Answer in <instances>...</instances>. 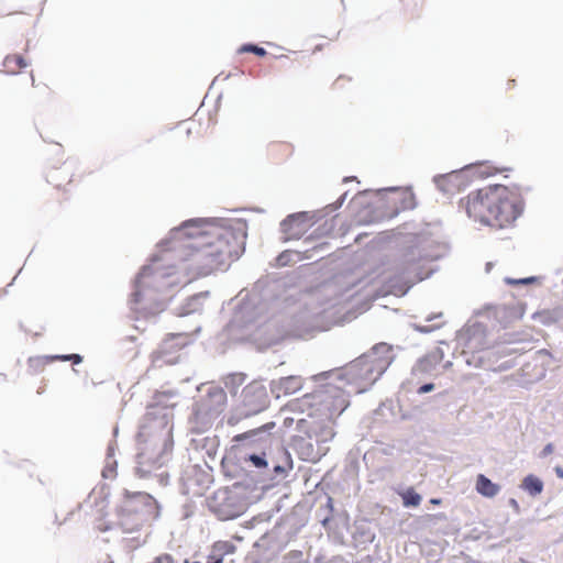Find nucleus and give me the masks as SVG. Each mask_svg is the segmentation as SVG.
I'll use <instances>...</instances> for the list:
<instances>
[{
  "mask_svg": "<svg viewBox=\"0 0 563 563\" xmlns=\"http://www.w3.org/2000/svg\"><path fill=\"white\" fill-rule=\"evenodd\" d=\"M508 505L517 512L520 514V506L516 498H509Z\"/></svg>",
  "mask_w": 563,
  "mask_h": 563,
  "instance_id": "obj_54",
  "label": "nucleus"
},
{
  "mask_svg": "<svg viewBox=\"0 0 563 563\" xmlns=\"http://www.w3.org/2000/svg\"><path fill=\"white\" fill-rule=\"evenodd\" d=\"M312 241L313 235L310 234L303 240V244L307 245V247L303 251L285 250L280 252L275 258L276 265L279 267H284L292 263H297L302 258L313 261H319L323 258L325 256V253L330 250V244L328 242H320L312 246H309Z\"/></svg>",
  "mask_w": 563,
  "mask_h": 563,
  "instance_id": "obj_19",
  "label": "nucleus"
},
{
  "mask_svg": "<svg viewBox=\"0 0 563 563\" xmlns=\"http://www.w3.org/2000/svg\"><path fill=\"white\" fill-rule=\"evenodd\" d=\"M275 427L274 421H268L261 427L235 434L232 439V442H234L232 446L235 449L247 448L249 450L266 449L271 442L272 430Z\"/></svg>",
  "mask_w": 563,
  "mask_h": 563,
  "instance_id": "obj_21",
  "label": "nucleus"
},
{
  "mask_svg": "<svg viewBox=\"0 0 563 563\" xmlns=\"http://www.w3.org/2000/svg\"><path fill=\"white\" fill-rule=\"evenodd\" d=\"M554 451V445L553 443H547L543 449L541 450L540 454H539V457L541 459H544L547 457L548 455L552 454Z\"/></svg>",
  "mask_w": 563,
  "mask_h": 563,
  "instance_id": "obj_50",
  "label": "nucleus"
},
{
  "mask_svg": "<svg viewBox=\"0 0 563 563\" xmlns=\"http://www.w3.org/2000/svg\"><path fill=\"white\" fill-rule=\"evenodd\" d=\"M246 378L247 375L245 373H230L223 378V384L232 396H236L239 387L245 382Z\"/></svg>",
  "mask_w": 563,
  "mask_h": 563,
  "instance_id": "obj_33",
  "label": "nucleus"
},
{
  "mask_svg": "<svg viewBox=\"0 0 563 563\" xmlns=\"http://www.w3.org/2000/svg\"><path fill=\"white\" fill-rule=\"evenodd\" d=\"M175 396L172 390L156 393L154 401L146 407L139 431L136 433L137 444H157L161 443V450L154 457H147L145 449H139L136 454V464L134 474L139 478H147L152 475V470L164 466L172 457L174 449L173 439V407L167 405L164 399Z\"/></svg>",
  "mask_w": 563,
  "mask_h": 563,
  "instance_id": "obj_4",
  "label": "nucleus"
},
{
  "mask_svg": "<svg viewBox=\"0 0 563 563\" xmlns=\"http://www.w3.org/2000/svg\"><path fill=\"white\" fill-rule=\"evenodd\" d=\"M395 358L391 344L376 343L367 352L341 367L338 379L345 380L352 394H364L386 373Z\"/></svg>",
  "mask_w": 563,
  "mask_h": 563,
  "instance_id": "obj_5",
  "label": "nucleus"
},
{
  "mask_svg": "<svg viewBox=\"0 0 563 563\" xmlns=\"http://www.w3.org/2000/svg\"><path fill=\"white\" fill-rule=\"evenodd\" d=\"M110 496V487L107 484H102L98 492V497L95 498L93 505H99V499L101 501H108V498Z\"/></svg>",
  "mask_w": 563,
  "mask_h": 563,
  "instance_id": "obj_43",
  "label": "nucleus"
},
{
  "mask_svg": "<svg viewBox=\"0 0 563 563\" xmlns=\"http://www.w3.org/2000/svg\"><path fill=\"white\" fill-rule=\"evenodd\" d=\"M197 483L201 486L208 487L209 484L212 483L211 475L202 471L200 476L197 478Z\"/></svg>",
  "mask_w": 563,
  "mask_h": 563,
  "instance_id": "obj_48",
  "label": "nucleus"
},
{
  "mask_svg": "<svg viewBox=\"0 0 563 563\" xmlns=\"http://www.w3.org/2000/svg\"><path fill=\"white\" fill-rule=\"evenodd\" d=\"M338 214L333 216L330 220H325L324 223L316 230V232H318L319 235H328L332 233L335 228L334 220Z\"/></svg>",
  "mask_w": 563,
  "mask_h": 563,
  "instance_id": "obj_40",
  "label": "nucleus"
},
{
  "mask_svg": "<svg viewBox=\"0 0 563 563\" xmlns=\"http://www.w3.org/2000/svg\"><path fill=\"white\" fill-rule=\"evenodd\" d=\"M11 62H13L20 68H25L29 65L27 60L21 54H15L12 56L8 55L4 58V65H9Z\"/></svg>",
  "mask_w": 563,
  "mask_h": 563,
  "instance_id": "obj_41",
  "label": "nucleus"
},
{
  "mask_svg": "<svg viewBox=\"0 0 563 563\" xmlns=\"http://www.w3.org/2000/svg\"><path fill=\"white\" fill-rule=\"evenodd\" d=\"M484 333H487L486 325L479 321H474L473 323L465 324L456 332V341L459 342V339H474Z\"/></svg>",
  "mask_w": 563,
  "mask_h": 563,
  "instance_id": "obj_31",
  "label": "nucleus"
},
{
  "mask_svg": "<svg viewBox=\"0 0 563 563\" xmlns=\"http://www.w3.org/2000/svg\"><path fill=\"white\" fill-rule=\"evenodd\" d=\"M519 189V185H514L512 188L500 185V190L493 192L492 217L497 222V227L504 228L506 224H511L523 213L525 199Z\"/></svg>",
  "mask_w": 563,
  "mask_h": 563,
  "instance_id": "obj_14",
  "label": "nucleus"
},
{
  "mask_svg": "<svg viewBox=\"0 0 563 563\" xmlns=\"http://www.w3.org/2000/svg\"><path fill=\"white\" fill-rule=\"evenodd\" d=\"M297 430L302 435H292L291 444L302 461L316 463L329 451L328 442L333 440L335 431L321 422L297 421Z\"/></svg>",
  "mask_w": 563,
  "mask_h": 563,
  "instance_id": "obj_9",
  "label": "nucleus"
},
{
  "mask_svg": "<svg viewBox=\"0 0 563 563\" xmlns=\"http://www.w3.org/2000/svg\"><path fill=\"white\" fill-rule=\"evenodd\" d=\"M453 365V363L451 361H446L444 364H443V369H449L451 368Z\"/></svg>",
  "mask_w": 563,
  "mask_h": 563,
  "instance_id": "obj_64",
  "label": "nucleus"
},
{
  "mask_svg": "<svg viewBox=\"0 0 563 563\" xmlns=\"http://www.w3.org/2000/svg\"><path fill=\"white\" fill-rule=\"evenodd\" d=\"M84 357L78 353H71L69 354L68 362H71L75 365H78L82 362Z\"/></svg>",
  "mask_w": 563,
  "mask_h": 563,
  "instance_id": "obj_53",
  "label": "nucleus"
},
{
  "mask_svg": "<svg viewBox=\"0 0 563 563\" xmlns=\"http://www.w3.org/2000/svg\"><path fill=\"white\" fill-rule=\"evenodd\" d=\"M251 492L225 487L218 489L206 499L208 510L221 521L234 520L242 516L250 505L258 500L251 499Z\"/></svg>",
  "mask_w": 563,
  "mask_h": 563,
  "instance_id": "obj_11",
  "label": "nucleus"
},
{
  "mask_svg": "<svg viewBox=\"0 0 563 563\" xmlns=\"http://www.w3.org/2000/svg\"><path fill=\"white\" fill-rule=\"evenodd\" d=\"M238 457L240 461H243L245 466L249 464L255 468L247 470L249 475H255V479H261L258 475H263L268 464H271L266 456L265 449L249 450L247 448H239Z\"/></svg>",
  "mask_w": 563,
  "mask_h": 563,
  "instance_id": "obj_24",
  "label": "nucleus"
},
{
  "mask_svg": "<svg viewBox=\"0 0 563 563\" xmlns=\"http://www.w3.org/2000/svg\"><path fill=\"white\" fill-rule=\"evenodd\" d=\"M526 308L527 303L523 301L486 306V309L490 311L489 317L493 316L504 329L508 328L512 322L521 319L526 312Z\"/></svg>",
  "mask_w": 563,
  "mask_h": 563,
  "instance_id": "obj_22",
  "label": "nucleus"
},
{
  "mask_svg": "<svg viewBox=\"0 0 563 563\" xmlns=\"http://www.w3.org/2000/svg\"><path fill=\"white\" fill-rule=\"evenodd\" d=\"M449 245L421 231L406 235L389 267L385 279L386 290L402 297L418 283L430 278L439 271L435 264L449 253Z\"/></svg>",
  "mask_w": 563,
  "mask_h": 563,
  "instance_id": "obj_3",
  "label": "nucleus"
},
{
  "mask_svg": "<svg viewBox=\"0 0 563 563\" xmlns=\"http://www.w3.org/2000/svg\"><path fill=\"white\" fill-rule=\"evenodd\" d=\"M459 345L472 353L483 351L488 346L487 333L477 335L474 339H459Z\"/></svg>",
  "mask_w": 563,
  "mask_h": 563,
  "instance_id": "obj_32",
  "label": "nucleus"
},
{
  "mask_svg": "<svg viewBox=\"0 0 563 563\" xmlns=\"http://www.w3.org/2000/svg\"><path fill=\"white\" fill-rule=\"evenodd\" d=\"M443 357L444 351L440 346L434 347L431 352L417 360L412 367V374H431Z\"/></svg>",
  "mask_w": 563,
  "mask_h": 563,
  "instance_id": "obj_27",
  "label": "nucleus"
},
{
  "mask_svg": "<svg viewBox=\"0 0 563 563\" xmlns=\"http://www.w3.org/2000/svg\"><path fill=\"white\" fill-rule=\"evenodd\" d=\"M98 529L101 531V532H107V531H110L113 529V523L112 522H103L102 525H100L98 527Z\"/></svg>",
  "mask_w": 563,
  "mask_h": 563,
  "instance_id": "obj_57",
  "label": "nucleus"
},
{
  "mask_svg": "<svg viewBox=\"0 0 563 563\" xmlns=\"http://www.w3.org/2000/svg\"><path fill=\"white\" fill-rule=\"evenodd\" d=\"M155 477H157L159 485H162V486L168 485L169 474L167 472H163L161 474H155Z\"/></svg>",
  "mask_w": 563,
  "mask_h": 563,
  "instance_id": "obj_51",
  "label": "nucleus"
},
{
  "mask_svg": "<svg viewBox=\"0 0 563 563\" xmlns=\"http://www.w3.org/2000/svg\"><path fill=\"white\" fill-rule=\"evenodd\" d=\"M493 265H494V264H493L492 262H487V263L485 264V271H486V273H489V272H490V269L493 268Z\"/></svg>",
  "mask_w": 563,
  "mask_h": 563,
  "instance_id": "obj_63",
  "label": "nucleus"
},
{
  "mask_svg": "<svg viewBox=\"0 0 563 563\" xmlns=\"http://www.w3.org/2000/svg\"><path fill=\"white\" fill-rule=\"evenodd\" d=\"M500 190L499 184L489 185L486 188H479L472 191L467 197L460 200L468 216L484 225H493L490 217L493 216L494 199L493 192Z\"/></svg>",
  "mask_w": 563,
  "mask_h": 563,
  "instance_id": "obj_16",
  "label": "nucleus"
},
{
  "mask_svg": "<svg viewBox=\"0 0 563 563\" xmlns=\"http://www.w3.org/2000/svg\"><path fill=\"white\" fill-rule=\"evenodd\" d=\"M433 517L437 520H448V517L444 512H438V514L433 515Z\"/></svg>",
  "mask_w": 563,
  "mask_h": 563,
  "instance_id": "obj_62",
  "label": "nucleus"
},
{
  "mask_svg": "<svg viewBox=\"0 0 563 563\" xmlns=\"http://www.w3.org/2000/svg\"><path fill=\"white\" fill-rule=\"evenodd\" d=\"M49 362V358H46V356H37V357H30L29 358V366L31 368H34L35 371L44 367Z\"/></svg>",
  "mask_w": 563,
  "mask_h": 563,
  "instance_id": "obj_42",
  "label": "nucleus"
},
{
  "mask_svg": "<svg viewBox=\"0 0 563 563\" xmlns=\"http://www.w3.org/2000/svg\"><path fill=\"white\" fill-rule=\"evenodd\" d=\"M213 547L224 556L235 551V545L230 541H218L213 544Z\"/></svg>",
  "mask_w": 563,
  "mask_h": 563,
  "instance_id": "obj_39",
  "label": "nucleus"
},
{
  "mask_svg": "<svg viewBox=\"0 0 563 563\" xmlns=\"http://www.w3.org/2000/svg\"><path fill=\"white\" fill-rule=\"evenodd\" d=\"M442 316H443V313H442V312H438V313H430L429 316H427L426 321H427V322H431V321H433V320H435V319H438V318H441Z\"/></svg>",
  "mask_w": 563,
  "mask_h": 563,
  "instance_id": "obj_59",
  "label": "nucleus"
},
{
  "mask_svg": "<svg viewBox=\"0 0 563 563\" xmlns=\"http://www.w3.org/2000/svg\"><path fill=\"white\" fill-rule=\"evenodd\" d=\"M434 389H435V384L432 382H429V383H424V384L420 385L417 389V394L423 395V394L431 393Z\"/></svg>",
  "mask_w": 563,
  "mask_h": 563,
  "instance_id": "obj_47",
  "label": "nucleus"
},
{
  "mask_svg": "<svg viewBox=\"0 0 563 563\" xmlns=\"http://www.w3.org/2000/svg\"><path fill=\"white\" fill-rule=\"evenodd\" d=\"M349 191L343 192L336 201L314 211H299L288 214L280 222L282 241L299 240L311 225L325 219L332 212L339 210L344 203Z\"/></svg>",
  "mask_w": 563,
  "mask_h": 563,
  "instance_id": "obj_12",
  "label": "nucleus"
},
{
  "mask_svg": "<svg viewBox=\"0 0 563 563\" xmlns=\"http://www.w3.org/2000/svg\"><path fill=\"white\" fill-rule=\"evenodd\" d=\"M162 506L146 492H122V499L115 507L118 526L124 533L140 531L146 523L161 517Z\"/></svg>",
  "mask_w": 563,
  "mask_h": 563,
  "instance_id": "obj_7",
  "label": "nucleus"
},
{
  "mask_svg": "<svg viewBox=\"0 0 563 563\" xmlns=\"http://www.w3.org/2000/svg\"><path fill=\"white\" fill-rule=\"evenodd\" d=\"M400 497L405 508H416L422 500V496L411 486L404 489Z\"/></svg>",
  "mask_w": 563,
  "mask_h": 563,
  "instance_id": "obj_34",
  "label": "nucleus"
},
{
  "mask_svg": "<svg viewBox=\"0 0 563 563\" xmlns=\"http://www.w3.org/2000/svg\"><path fill=\"white\" fill-rule=\"evenodd\" d=\"M247 222L224 217L192 218L173 228L158 246L175 252L180 261H192L199 273L227 271L245 252Z\"/></svg>",
  "mask_w": 563,
  "mask_h": 563,
  "instance_id": "obj_2",
  "label": "nucleus"
},
{
  "mask_svg": "<svg viewBox=\"0 0 563 563\" xmlns=\"http://www.w3.org/2000/svg\"><path fill=\"white\" fill-rule=\"evenodd\" d=\"M282 461L274 459L269 460L267 470L264 471L263 475H258L261 479H256L255 495L251 496L253 500H262L272 489L277 487L282 481H284L289 471L294 467V461L290 452L282 446L280 450Z\"/></svg>",
  "mask_w": 563,
  "mask_h": 563,
  "instance_id": "obj_15",
  "label": "nucleus"
},
{
  "mask_svg": "<svg viewBox=\"0 0 563 563\" xmlns=\"http://www.w3.org/2000/svg\"><path fill=\"white\" fill-rule=\"evenodd\" d=\"M161 260L162 257L158 254H153L150 263L143 265L133 279V290L129 302L134 320H154L157 314L163 312L167 307V303L163 299L147 297L146 292L150 286L147 279L154 278L157 275H165L164 273H159V269L154 266Z\"/></svg>",
  "mask_w": 563,
  "mask_h": 563,
  "instance_id": "obj_8",
  "label": "nucleus"
},
{
  "mask_svg": "<svg viewBox=\"0 0 563 563\" xmlns=\"http://www.w3.org/2000/svg\"><path fill=\"white\" fill-rule=\"evenodd\" d=\"M475 176L479 178L489 176V173L483 169L482 163H473L461 169L438 174L433 177V183L442 192L452 194L455 189L457 191L465 190L471 183V178Z\"/></svg>",
  "mask_w": 563,
  "mask_h": 563,
  "instance_id": "obj_17",
  "label": "nucleus"
},
{
  "mask_svg": "<svg viewBox=\"0 0 563 563\" xmlns=\"http://www.w3.org/2000/svg\"><path fill=\"white\" fill-rule=\"evenodd\" d=\"M115 449H117V443L114 441H111L107 448V461L108 462L102 470V476L104 478L109 477V473H114V475L117 474L118 461L117 460L110 461L115 455Z\"/></svg>",
  "mask_w": 563,
  "mask_h": 563,
  "instance_id": "obj_35",
  "label": "nucleus"
},
{
  "mask_svg": "<svg viewBox=\"0 0 563 563\" xmlns=\"http://www.w3.org/2000/svg\"><path fill=\"white\" fill-rule=\"evenodd\" d=\"M221 471L225 478L234 479V483L230 486L231 488L251 492L252 495H255V475H249L243 461L238 457V449L234 446H231L223 455Z\"/></svg>",
  "mask_w": 563,
  "mask_h": 563,
  "instance_id": "obj_18",
  "label": "nucleus"
},
{
  "mask_svg": "<svg viewBox=\"0 0 563 563\" xmlns=\"http://www.w3.org/2000/svg\"><path fill=\"white\" fill-rule=\"evenodd\" d=\"M386 190L393 195L386 200L388 211L379 212V214L371 217L367 221L368 223L377 222L385 218L393 219L401 211L412 210L416 208V197L411 191H401L398 187H390Z\"/></svg>",
  "mask_w": 563,
  "mask_h": 563,
  "instance_id": "obj_20",
  "label": "nucleus"
},
{
  "mask_svg": "<svg viewBox=\"0 0 563 563\" xmlns=\"http://www.w3.org/2000/svg\"><path fill=\"white\" fill-rule=\"evenodd\" d=\"M429 503L433 506H440L442 504V498L432 497L430 498Z\"/></svg>",
  "mask_w": 563,
  "mask_h": 563,
  "instance_id": "obj_61",
  "label": "nucleus"
},
{
  "mask_svg": "<svg viewBox=\"0 0 563 563\" xmlns=\"http://www.w3.org/2000/svg\"><path fill=\"white\" fill-rule=\"evenodd\" d=\"M531 319L534 321H539L543 325H552L558 322V317L551 310H540L536 311L531 314Z\"/></svg>",
  "mask_w": 563,
  "mask_h": 563,
  "instance_id": "obj_36",
  "label": "nucleus"
},
{
  "mask_svg": "<svg viewBox=\"0 0 563 563\" xmlns=\"http://www.w3.org/2000/svg\"><path fill=\"white\" fill-rule=\"evenodd\" d=\"M504 280L507 285L527 286V285L537 283L539 280V277L538 276H529V277H523V278L506 277Z\"/></svg>",
  "mask_w": 563,
  "mask_h": 563,
  "instance_id": "obj_38",
  "label": "nucleus"
},
{
  "mask_svg": "<svg viewBox=\"0 0 563 563\" xmlns=\"http://www.w3.org/2000/svg\"><path fill=\"white\" fill-rule=\"evenodd\" d=\"M224 555L212 547L211 553L207 556V563H223Z\"/></svg>",
  "mask_w": 563,
  "mask_h": 563,
  "instance_id": "obj_46",
  "label": "nucleus"
},
{
  "mask_svg": "<svg viewBox=\"0 0 563 563\" xmlns=\"http://www.w3.org/2000/svg\"><path fill=\"white\" fill-rule=\"evenodd\" d=\"M519 487L531 497L539 496L544 488L543 481L536 474H527L519 485Z\"/></svg>",
  "mask_w": 563,
  "mask_h": 563,
  "instance_id": "obj_30",
  "label": "nucleus"
},
{
  "mask_svg": "<svg viewBox=\"0 0 563 563\" xmlns=\"http://www.w3.org/2000/svg\"><path fill=\"white\" fill-rule=\"evenodd\" d=\"M271 394L276 398L282 396L291 395L301 389V378L299 376L290 375L273 379L268 383Z\"/></svg>",
  "mask_w": 563,
  "mask_h": 563,
  "instance_id": "obj_26",
  "label": "nucleus"
},
{
  "mask_svg": "<svg viewBox=\"0 0 563 563\" xmlns=\"http://www.w3.org/2000/svg\"><path fill=\"white\" fill-rule=\"evenodd\" d=\"M209 291H201L189 296L184 303L174 309V313L178 317H187L202 310V300L207 298Z\"/></svg>",
  "mask_w": 563,
  "mask_h": 563,
  "instance_id": "obj_28",
  "label": "nucleus"
},
{
  "mask_svg": "<svg viewBox=\"0 0 563 563\" xmlns=\"http://www.w3.org/2000/svg\"><path fill=\"white\" fill-rule=\"evenodd\" d=\"M46 358H49V362H53V361L68 362L69 354L46 355Z\"/></svg>",
  "mask_w": 563,
  "mask_h": 563,
  "instance_id": "obj_52",
  "label": "nucleus"
},
{
  "mask_svg": "<svg viewBox=\"0 0 563 563\" xmlns=\"http://www.w3.org/2000/svg\"><path fill=\"white\" fill-rule=\"evenodd\" d=\"M385 410H391V404L387 405L386 402H383L379 405V407L374 410V416H375V419H377L378 417H385V413L384 411Z\"/></svg>",
  "mask_w": 563,
  "mask_h": 563,
  "instance_id": "obj_49",
  "label": "nucleus"
},
{
  "mask_svg": "<svg viewBox=\"0 0 563 563\" xmlns=\"http://www.w3.org/2000/svg\"><path fill=\"white\" fill-rule=\"evenodd\" d=\"M192 342V338L187 332L169 333L159 344L158 353L167 364H175L179 356H173L174 353L183 350Z\"/></svg>",
  "mask_w": 563,
  "mask_h": 563,
  "instance_id": "obj_23",
  "label": "nucleus"
},
{
  "mask_svg": "<svg viewBox=\"0 0 563 563\" xmlns=\"http://www.w3.org/2000/svg\"><path fill=\"white\" fill-rule=\"evenodd\" d=\"M267 538H268V534H267V533L263 534V536H262V537H261V538H260V539L254 543V547H256V548H262V547H263V548H265V547H266V543H265V542H266Z\"/></svg>",
  "mask_w": 563,
  "mask_h": 563,
  "instance_id": "obj_55",
  "label": "nucleus"
},
{
  "mask_svg": "<svg viewBox=\"0 0 563 563\" xmlns=\"http://www.w3.org/2000/svg\"><path fill=\"white\" fill-rule=\"evenodd\" d=\"M553 470H554L556 477L560 479H563V466L556 465V466H554Z\"/></svg>",
  "mask_w": 563,
  "mask_h": 563,
  "instance_id": "obj_58",
  "label": "nucleus"
},
{
  "mask_svg": "<svg viewBox=\"0 0 563 563\" xmlns=\"http://www.w3.org/2000/svg\"><path fill=\"white\" fill-rule=\"evenodd\" d=\"M286 286L283 277L263 276L234 307L229 325L247 331L249 339L261 351L287 338H312L345 321L336 317L335 309L317 302L295 307L291 297L286 295Z\"/></svg>",
  "mask_w": 563,
  "mask_h": 563,
  "instance_id": "obj_1",
  "label": "nucleus"
},
{
  "mask_svg": "<svg viewBox=\"0 0 563 563\" xmlns=\"http://www.w3.org/2000/svg\"><path fill=\"white\" fill-rule=\"evenodd\" d=\"M284 498H287L286 494L276 501L274 508L272 509L273 512L280 511V509L283 508V500H284Z\"/></svg>",
  "mask_w": 563,
  "mask_h": 563,
  "instance_id": "obj_56",
  "label": "nucleus"
},
{
  "mask_svg": "<svg viewBox=\"0 0 563 563\" xmlns=\"http://www.w3.org/2000/svg\"><path fill=\"white\" fill-rule=\"evenodd\" d=\"M125 543V548L130 551L135 550L140 547H142L146 541H140L139 538H129L123 540Z\"/></svg>",
  "mask_w": 563,
  "mask_h": 563,
  "instance_id": "obj_45",
  "label": "nucleus"
},
{
  "mask_svg": "<svg viewBox=\"0 0 563 563\" xmlns=\"http://www.w3.org/2000/svg\"><path fill=\"white\" fill-rule=\"evenodd\" d=\"M227 400V393L222 387H208L206 395L192 404L189 417L191 431L200 434L210 429L213 421L224 410Z\"/></svg>",
  "mask_w": 563,
  "mask_h": 563,
  "instance_id": "obj_10",
  "label": "nucleus"
},
{
  "mask_svg": "<svg viewBox=\"0 0 563 563\" xmlns=\"http://www.w3.org/2000/svg\"><path fill=\"white\" fill-rule=\"evenodd\" d=\"M238 53L239 54L252 53V54L256 55L257 57H265L268 54L264 47H262L255 43H252V42L243 43L238 48Z\"/></svg>",
  "mask_w": 563,
  "mask_h": 563,
  "instance_id": "obj_37",
  "label": "nucleus"
},
{
  "mask_svg": "<svg viewBox=\"0 0 563 563\" xmlns=\"http://www.w3.org/2000/svg\"><path fill=\"white\" fill-rule=\"evenodd\" d=\"M539 354L548 355V356H550L551 358L555 360L556 362H559V361H560V358L554 357V355H553L549 350H547V349H542V350H540V351H539Z\"/></svg>",
  "mask_w": 563,
  "mask_h": 563,
  "instance_id": "obj_60",
  "label": "nucleus"
},
{
  "mask_svg": "<svg viewBox=\"0 0 563 563\" xmlns=\"http://www.w3.org/2000/svg\"><path fill=\"white\" fill-rule=\"evenodd\" d=\"M475 489L483 497L493 498L499 493L500 486L485 474H478L475 481Z\"/></svg>",
  "mask_w": 563,
  "mask_h": 563,
  "instance_id": "obj_29",
  "label": "nucleus"
},
{
  "mask_svg": "<svg viewBox=\"0 0 563 563\" xmlns=\"http://www.w3.org/2000/svg\"><path fill=\"white\" fill-rule=\"evenodd\" d=\"M268 388L264 379H254L244 386L229 423L232 424L233 420L247 419L267 410L271 405Z\"/></svg>",
  "mask_w": 563,
  "mask_h": 563,
  "instance_id": "obj_13",
  "label": "nucleus"
},
{
  "mask_svg": "<svg viewBox=\"0 0 563 563\" xmlns=\"http://www.w3.org/2000/svg\"><path fill=\"white\" fill-rule=\"evenodd\" d=\"M442 324L422 325L419 323H411V327L419 333H431L441 328Z\"/></svg>",
  "mask_w": 563,
  "mask_h": 563,
  "instance_id": "obj_44",
  "label": "nucleus"
},
{
  "mask_svg": "<svg viewBox=\"0 0 563 563\" xmlns=\"http://www.w3.org/2000/svg\"><path fill=\"white\" fill-rule=\"evenodd\" d=\"M376 539V533L371 527L367 518H358L353 522L352 540L353 548L356 550H366Z\"/></svg>",
  "mask_w": 563,
  "mask_h": 563,
  "instance_id": "obj_25",
  "label": "nucleus"
},
{
  "mask_svg": "<svg viewBox=\"0 0 563 563\" xmlns=\"http://www.w3.org/2000/svg\"><path fill=\"white\" fill-rule=\"evenodd\" d=\"M351 390L333 384L320 386L300 399L302 411L308 410V422H321L334 430L335 419L350 406Z\"/></svg>",
  "mask_w": 563,
  "mask_h": 563,
  "instance_id": "obj_6",
  "label": "nucleus"
}]
</instances>
